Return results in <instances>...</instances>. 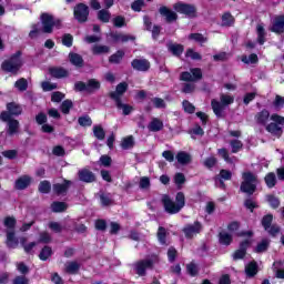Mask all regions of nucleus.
<instances>
[{
  "mask_svg": "<svg viewBox=\"0 0 284 284\" xmlns=\"http://www.w3.org/2000/svg\"><path fill=\"white\" fill-rule=\"evenodd\" d=\"M162 203L168 214H179V211L185 207V194L179 192L175 196V202L170 196L163 195Z\"/></svg>",
  "mask_w": 284,
  "mask_h": 284,
  "instance_id": "1",
  "label": "nucleus"
},
{
  "mask_svg": "<svg viewBox=\"0 0 284 284\" xmlns=\"http://www.w3.org/2000/svg\"><path fill=\"white\" fill-rule=\"evenodd\" d=\"M234 103V95L222 93L220 95V102L217 100L211 101V106L215 115L219 118L223 116V110L227 108V105H232Z\"/></svg>",
  "mask_w": 284,
  "mask_h": 284,
  "instance_id": "2",
  "label": "nucleus"
},
{
  "mask_svg": "<svg viewBox=\"0 0 284 284\" xmlns=\"http://www.w3.org/2000/svg\"><path fill=\"white\" fill-rule=\"evenodd\" d=\"M243 182L241 184V192H244L245 194H254L256 192V185L258 184V180L256 179V175L252 172H244L242 174Z\"/></svg>",
  "mask_w": 284,
  "mask_h": 284,
  "instance_id": "3",
  "label": "nucleus"
},
{
  "mask_svg": "<svg viewBox=\"0 0 284 284\" xmlns=\"http://www.w3.org/2000/svg\"><path fill=\"white\" fill-rule=\"evenodd\" d=\"M22 65L21 51H18L9 60H6L2 63V70H4V72H10L11 74H17Z\"/></svg>",
  "mask_w": 284,
  "mask_h": 284,
  "instance_id": "4",
  "label": "nucleus"
},
{
  "mask_svg": "<svg viewBox=\"0 0 284 284\" xmlns=\"http://www.w3.org/2000/svg\"><path fill=\"white\" fill-rule=\"evenodd\" d=\"M271 121L272 122L265 126L266 131L273 136H281V134H283L284 116L274 113L271 115Z\"/></svg>",
  "mask_w": 284,
  "mask_h": 284,
  "instance_id": "5",
  "label": "nucleus"
},
{
  "mask_svg": "<svg viewBox=\"0 0 284 284\" xmlns=\"http://www.w3.org/2000/svg\"><path fill=\"white\" fill-rule=\"evenodd\" d=\"M14 225H17V220H14V217L4 219V227H7L8 247H17V245H19V240L14 237Z\"/></svg>",
  "mask_w": 284,
  "mask_h": 284,
  "instance_id": "6",
  "label": "nucleus"
},
{
  "mask_svg": "<svg viewBox=\"0 0 284 284\" xmlns=\"http://www.w3.org/2000/svg\"><path fill=\"white\" fill-rule=\"evenodd\" d=\"M41 21L42 30L47 34H50L52 32V28H61V21L54 20V18L48 13H42Z\"/></svg>",
  "mask_w": 284,
  "mask_h": 284,
  "instance_id": "7",
  "label": "nucleus"
},
{
  "mask_svg": "<svg viewBox=\"0 0 284 284\" xmlns=\"http://www.w3.org/2000/svg\"><path fill=\"white\" fill-rule=\"evenodd\" d=\"M240 236H247V239L240 244V250H237L233 254L234 261H239L240 258H243V256H245V251L247 250V247H250V239L252 237V232L248 231L246 233H240Z\"/></svg>",
  "mask_w": 284,
  "mask_h": 284,
  "instance_id": "8",
  "label": "nucleus"
},
{
  "mask_svg": "<svg viewBox=\"0 0 284 284\" xmlns=\"http://www.w3.org/2000/svg\"><path fill=\"white\" fill-rule=\"evenodd\" d=\"M73 14H74V19H77V21H79V23H85V21H88L90 10H89L88 6L80 3V4L75 6V8L73 10Z\"/></svg>",
  "mask_w": 284,
  "mask_h": 284,
  "instance_id": "9",
  "label": "nucleus"
},
{
  "mask_svg": "<svg viewBox=\"0 0 284 284\" xmlns=\"http://www.w3.org/2000/svg\"><path fill=\"white\" fill-rule=\"evenodd\" d=\"M1 121H4L8 123V134L12 136L13 134H17L19 132V121L17 120H11V116L8 112H2L0 114Z\"/></svg>",
  "mask_w": 284,
  "mask_h": 284,
  "instance_id": "10",
  "label": "nucleus"
},
{
  "mask_svg": "<svg viewBox=\"0 0 284 284\" xmlns=\"http://www.w3.org/2000/svg\"><path fill=\"white\" fill-rule=\"evenodd\" d=\"M175 12H180V14H185L186 17H194L196 13V8L192 4L178 2L173 6Z\"/></svg>",
  "mask_w": 284,
  "mask_h": 284,
  "instance_id": "11",
  "label": "nucleus"
},
{
  "mask_svg": "<svg viewBox=\"0 0 284 284\" xmlns=\"http://www.w3.org/2000/svg\"><path fill=\"white\" fill-rule=\"evenodd\" d=\"M274 216L272 214H267L262 219V225L268 234H272V236H276L278 234L280 229L276 225H272ZM272 225V226H271Z\"/></svg>",
  "mask_w": 284,
  "mask_h": 284,
  "instance_id": "12",
  "label": "nucleus"
},
{
  "mask_svg": "<svg viewBox=\"0 0 284 284\" xmlns=\"http://www.w3.org/2000/svg\"><path fill=\"white\" fill-rule=\"evenodd\" d=\"M201 230H202L201 223L195 222L193 224H187L183 229V232H184L186 239H192V237L196 236V234H200Z\"/></svg>",
  "mask_w": 284,
  "mask_h": 284,
  "instance_id": "13",
  "label": "nucleus"
},
{
  "mask_svg": "<svg viewBox=\"0 0 284 284\" xmlns=\"http://www.w3.org/2000/svg\"><path fill=\"white\" fill-rule=\"evenodd\" d=\"M203 77V73L201 72V69L195 68L191 69V72H183L181 74L182 81H199Z\"/></svg>",
  "mask_w": 284,
  "mask_h": 284,
  "instance_id": "14",
  "label": "nucleus"
},
{
  "mask_svg": "<svg viewBox=\"0 0 284 284\" xmlns=\"http://www.w3.org/2000/svg\"><path fill=\"white\" fill-rule=\"evenodd\" d=\"M270 121H272V115H270V111L267 110H262L255 115V122L257 125H264L266 128Z\"/></svg>",
  "mask_w": 284,
  "mask_h": 284,
  "instance_id": "15",
  "label": "nucleus"
},
{
  "mask_svg": "<svg viewBox=\"0 0 284 284\" xmlns=\"http://www.w3.org/2000/svg\"><path fill=\"white\" fill-rule=\"evenodd\" d=\"M152 265H154V261L152 260L140 261L135 264V272L139 276H144L145 270H150Z\"/></svg>",
  "mask_w": 284,
  "mask_h": 284,
  "instance_id": "16",
  "label": "nucleus"
},
{
  "mask_svg": "<svg viewBox=\"0 0 284 284\" xmlns=\"http://www.w3.org/2000/svg\"><path fill=\"white\" fill-rule=\"evenodd\" d=\"M271 32H275V34L284 32V16H277L273 19Z\"/></svg>",
  "mask_w": 284,
  "mask_h": 284,
  "instance_id": "17",
  "label": "nucleus"
},
{
  "mask_svg": "<svg viewBox=\"0 0 284 284\" xmlns=\"http://www.w3.org/2000/svg\"><path fill=\"white\" fill-rule=\"evenodd\" d=\"M132 68L139 72H148V70H150V61L145 59H135L132 61Z\"/></svg>",
  "mask_w": 284,
  "mask_h": 284,
  "instance_id": "18",
  "label": "nucleus"
},
{
  "mask_svg": "<svg viewBox=\"0 0 284 284\" xmlns=\"http://www.w3.org/2000/svg\"><path fill=\"white\" fill-rule=\"evenodd\" d=\"M128 90V83L122 82L118 84L115 92L111 93V98L113 101L118 102L121 101V97H123V93Z\"/></svg>",
  "mask_w": 284,
  "mask_h": 284,
  "instance_id": "19",
  "label": "nucleus"
},
{
  "mask_svg": "<svg viewBox=\"0 0 284 284\" xmlns=\"http://www.w3.org/2000/svg\"><path fill=\"white\" fill-rule=\"evenodd\" d=\"M32 183V178L29 175L20 176L14 184L16 190H26Z\"/></svg>",
  "mask_w": 284,
  "mask_h": 284,
  "instance_id": "20",
  "label": "nucleus"
},
{
  "mask_svg": "<svg viewBox=\"0 0 284 284\" xmlns=\"http://www.w3.org/2000/svg\"><path fill=\"white\" fill-rule=\"evenodd\" d=\"M79 179L80 181H83L84 183H92L94 182V173L92 171H89L88 169H83L79 171Z\"/></svg>",
  "mask_w": 284,
  "mask_h": 284,
  "instance_id": "21",
  "label": "nucleus"
},
{
  "mask_svg": "<svg viewBox=\"0 0 284 284\" xmlns=\"http://www.w3.org/2000/svg\"><path fill=\"white\" fill-rule=\"evenodd\" d=\"M223 179V180H222ZM232 179V172L227 170H222L220 172V175L215 178V183L219 185V187H223V181H230Z\"/></svg>",
  "mask_w": 284,
  "mask_h": 284,
  "instance_id": "22",
  "label": "nucleus"
},
{
  "mask_svg": "<svg viewBox=\"0 0 284 284\" xmlns=\"http://www.w3.org/2000/svg\"><path fill=\"white\" fill-rule=\"evenodd\" d=\"M148 130L150 132H161V130H163V121L158 118H153L148 124Z\"/></svg>",
  "mask_w": 284,
  "mask_h": 284,
  "instance_id": "23",
  "label": "nucleus"
},
{
  "mask_svg": "<svg viewBox=\"0 0 284 284\" xmlns=\"http://www.w3.org/2000/svg\"><path fill=\"white\" fill-rule=\"evenodd\" d=\"M160 14H162V17H165L166 21L169 22L176 21L178 19L176 12L168 9V7L160 8Z\"/></svg>",
  "mask_w": 284,
  "mask_h": 284,
  "instance_id": "24",
  "label": "nucleus"
},
{
  "mask_svg": "<svg viewBox=\"0 0 284 284\" xmlns=\"http://www.w3.org/2000/svg\"><path fill=\"white\" fill-rule=\"evenodd\" d=\"M178 163H180V165H187V163H190L192 161V155H190V153L185 152V151H180L176 156H175Z\"/></svg>",
  "mask_w": 284,
  "mask_h": 284,
  "instance_id": "25",
  "label": "nucleus"
},
{
  "mask_svg": "<svg viewBox=\"0 0 284 284\" xmlns=\"http://www.w3.org/2000/svg\"><path fill=\"white\" fill-rule=\"evenodd\" d=\"M7 114H9V116H19V114H21L22 112V109H21V105L14 103V102H11V103H8L7 104Z\"/></svg>",
  "mask_w": 284,
  "mask_h": 284,
  "instance_id": "26",
  "label": "nucleus"
},
{
  "mask_svg": "<svg viewBox=\"0 0 284 284\" xmlns=\"http://www.w3.org/2000/svg\"><path fill=\"white\" fill-rule=\"evenodd\" d=\"M245 274L246 276H256L258 274V265L256 262H251L245 266Z\"/></svg>",
  "mask_w": 284,
  "mask_h": 284,
  "instance_id": "27",
  "label": "nucleus"
},
{
  "mask_svg": "<svg viewBox=\"0 0 284 284\" xmlns=\"http://www.w3.org/2000/svg\"><path fill=\"white\" fill-rule=\"evenodd\" d=\"M51 77L55 79H63V77H68V70L63 68H51L50 69Z\"/></svg>",
  "mask_w": 284,
  "mask_h": 284,
  "instance_id": "28",
  "label": "nucleus"
},
{
  "mask_svg": "<svg viewBox=\"0 0 284 284\" xmlns=\"http://www.w3.org/2000/svg\"><path fill=\"white\" fill-rule=\"evenodd\" d=\"M190 41H195V43H200V45H203V43H207V38L201 33H191L189 36Z\"/></svg>",
  "mask_w": 284,
  "mask_h": 284,
  "instance_id": "29",
  "label": "nucleus"
},
{
  "mask_svg": "<svg viewBox=\"0 0 284 284\" xmlns=\"http://www.w3.org/2000/svg\"><path fill=\"white\" fill-rule=\"evenodd\" d=\"M256 32L258 44L263 45V43H265V27L263 24H257Z\"/></svg>",
  "mask_w": 284,
  "mask_h": 284,
  "instance_id": "30",
  "label": "nucleus"
},
{
  "mask_svg": "<svg viewBox=\"0 0 284 284\" xmlns=\"http://www.w3.org/2000/svg\"><path fill=\"white\" fill-rule=\"evenodd\" d=\"M70 62L73 65H77L78 68H81L83 65V58L77 53H70L69 54Z\"/></svg>",
  "mask_w": 284,
  "mask_h": 284,
  "instance_id": "31",
  "label": "nucleus"
},
{
  "mask_svg": "<svg viewBox=\"0 0 284 284\" xmlns=\"http://www.w3.org/2000/svg\"><path fill=\"white\" fill-rule=\"evenodd\" d=\"M121 148L122 150L134 148V138L132 135L124 138L121 142Z\"/></svg>",
  "mask_w": 284,
  "mask_h": 284,
  "instance_id": "32",
  "label": "nucleus"
},
{
  "mask_svg": "<svg viewBox=\"0 0 284 284\" xmlns=\"http://www.w3.org/2000/svg\"><path fill=\"white\" fill-rule=\"evenodd\" d=\"M242 63H246V65L258 63V55L255 53L247 55H243L241 59Z\"/></svg>",
  "mask_w": 284,
  "mask_h": 284,
  "instance_id": "33",
  "label": "nucleus"
},
{
  "mask_svg": "<svg viewBox=\"0 0 284 284\" xmlns=\"http://www.w3.org/2000/svg\"><path fill=\"white\" fill-rule=\"evenodd\" d=\"M168 49H169L170 52H172V54H174L175 57H180V54H183V45H181V44L170 43V44L168 45Z\"/></svg>",
  "mask_w": 284,
  "mask_h": 284,
  "instance_id": "34",
  "label": "nucleus"
},
{
  "mask_svg": "<svg viewBox=\"0 0 284 284\" xmlns=\"http://www.w3.org/2000/svg\"><path fill=\"white\" fill-rule=\"evenodd\" d=\"M52 212H65L68 210V204L65 202H53L51 204Z\"/></svg>",
  "mask_w": 284,
  "mask_h": 284,
  "instance_id": "35",
  "label": "nucleus"
},
{
  "mask_svg": "<svg viewBox=\"0 0 284 284\" xmlns=\"http://www.w3.org/2000/svg\"><path fill=\"white\" fill-rule=\"evenodd\" d=\"M70 181H65L64 184H55L53 190L57 194H65L68 192V187L70 186Z\"/></svg>",
  "mask_w": 284,
  "mask_h": 284,
  "instance_id": "36",
  "label": "nucleus"
},
{
  "mask_svg": "<svg viewBox=\"0 0 284 284\" xmlns=\"http://www.w3.org/2000/svg\"><path fill=\"white\" fill-rule=\"evenodd\" d=\"M108 52H110V48L108 45L95 44L92 48L93 54H108Z\"/></svg>",
  "mask_w": 284,
  "mask_h": 284,
  "instance_id": "37",
  "label": "nucleus"
},
{
  "mask_svg": "<svg viewBox=\"0 0 284 284\" xmlns=\"http://www.w3.org/2000/svg\"><path fill=\"white\" fill-rule=\"evenodd\" d=\"M220 243L222 245H230L232 243V234H230L225 231H222L220 233Z\"/></svg>",
  "mask_w": 284,
  "mask_h": 284,
  "instance_id": "38",
  "label": "nucleus"
},
{
  "mask_svg": "<svg viewBox=\"0 0 284 284\" xmlns=\"http://www.w3.org/2000/svg\"><path fill=\"white\" fill-rule=\"evenodd\" d=\"M114 41H120L122 43H125V41H132L134 40V37L130 34H123V33H114L112 34Z\"/></svg>",
  "mask_w": 284,
  "mask_h": 284,
  "instance_id": "39",
  "label": "nucleus"
},
{
  "mask_svg": "<svg viewBox=\"0 0 284 284\" xmlns=\"http://www.w3.org/2000/svg\"><path fill=\"white\" fill-rule=\"evenodd\" d=\"M93 134L99 139V141H103V139H105V131L101 125L93 126Z\"/></svg>",
  "mask_w": 284,
  "mask_h": 284,
  "instance_id": "40",
  "label": "nucleus"
},
{
  "mask_svg": "<svg viewBox=\"0 0 284 284\" xmlns=\"http://www.w3.org/2000/svg\"><path fill=\"white\" fill-rule=\"evenodd\" d=\"M101 88V83L94 79L89 80L87 83V92H94V90H99Z\"/></svg>",
  "mask_w": 284,
  "mask_h": 284,
  "instance_id": "41",
  "label": "nucleus"
},
{
  "mask_svg": "<svg viewBox=\"0 0 284 284\" xmlns=\"http://www.w3.org/2000/svg\"><path fill=\"white\" fill-rule=\"evenodd\" d=\"M26 241H27L26 237L20 239V243L24 247V252H27V254H30L32 250H34V247L37 246V243L31 242L29 244H26Z\"/></svg>",
  "mask_w": 284,
  "mask_h": 284,
  "instance_id": "42",
  "label": "nucleus"
},
{
  "mask_svg": "<svg viewBox=\"0 0 284 284\" xmlns=\"http://www.w3.org/2000/svg\"><path fill=\"white\" fill-rule=\"evenodd\" d=\"M115 103H116L118 110H122V112L125 116H128V114H130L133 110L131 105L121 103V100Z\"/></svg>",
  "mask_w": 284,
  "mask_h": 284,
  "instance_id": "43",
  "label": "nucleus"
},
{
  "mask_svg": "<svg viewBox=\"0 0 284 284\" xmlns=\"http://www.w3.org/2000/svg\"><path fill=\"white\" fill-rule=\"evenodd\" d=\"M50 256H52V248H50L48 246L42 248V251L39 254L40 261H48V258H50Z\"/></svg>",
  "mask_w": 284,
  "mask_h": 284,
  "instance_id": "44",
  "label": "nucleus"
},
{
  "mask_svg": "<svg viewBox=\"0 0 284 284\" xmlns=\"http://www.w3.org/2000/svg\"><path fill=\"white\" fill-rule=\"evenodd\" d=\"M98 18L103 23H108L110 21V11L102 9L98 12Z\"/></svg>",
  "mask_w": 284,
  "mask_h": 284,
  "instance_id": "45",
  "label": "nucleus"
},
{
  "mask_svg": "<svg viewBox=\"0 0 284 284\" xmlns=\"http://www.w3.org/2000/svg\"><path fill=\"white\" fill-rule=\"evenodd\" d=\"M78 123L82 128H90V125H92V119L88 115H84L78 119Z\"/></svg>",
  "mask_w": 284,
  "mask_h": 284,
  "instance_id": "46",
  "label": "nucleus"
},
{
  "mask_svg": "<svg viewBox=\"0 0 284 284\" xmlns=\"http://www.w3.org/2000/svg\"><path fill=\"white\" fill-rule=\"evenodd\" d=\"M234 24V17L232 13H224L222 16V26H233Z\"/></svg>",
  "mask_w": 284,
  "mask_h": 284,
  "instance_id": "47",
  "label": "nucleus"
},
{
  "mask_svg": "<svg viewBox=\"0 0 284 284\" xmlns=\"http://www.w3.org/2000/svg\"><path fill=\"white\" fill-rule=\"evenodd\" d=\"M265 183L267 187H274V185H276V175L274 173H268L265 176Z\"/></svg>",
  "mask_w": 284,
  "mask_h": 284,
  "instance_id": "48",
  "label": "nucleus"
},
{
  "mask_svg": "<svg viewBox=\"0 0 284 284\" xmlns=\"http://www.w3.org/2000/svg\"><path fill=\"white\" fill-rule=\"evenodd\" d=\"M65 270L69 272V274H74L79 271V263L77 262H69L65 264Z\"/></svg>",
  "mask_w": 284,
  "mask_h": 284,
  "instance_id": "49",
  "label": "nucleus"
},
{
  "mask_svg": "<svg viewBox=\"0 0 284 284\" xmlns=\"http://www.w3.org/2000/svg\"><path fill=\"white\" fill-rule=\"evenodd\" d=\"M51 187L52 186L50 185V182L42 181L39 184V192H41L42 194H48V192H50Z\"/></svg>",
  "mask_w": 284,
  "mask_h": 284,
  "instance_id": "50",
  "label": "nucleus"
},
{
  "mask_svg": "<svg viewBox=\"0 0 284 284\" xmlns=\"http://www.w3.org/2000/svg\"><path fill=\"white\" fill-rule=\"evenodd\" d=\"M124 54L125 53H123V51H118L115 54L110 57V63H121V60L123 59Z\"/></svg>",
  "mask_w": 284,
  "mask_h": 284,
  "instance_id": "51",
  "label": "nucleus"
},
{
  "mask_svg": "<svg viewBox=\"0 0 284 284\" xmlns=\"http://www.w3.org/2000/svg\"><path fill=\"white\" fill-rule=\"evenodd\" d=\"M14 85L18 90H20V92H23L28 90V80L22 78L18 80Z\"/></svg>",
  "mask_w": 284,
  "mask_h": 284,
  "instance_id": "52",
  "label": "nucleus"
},
{
  "mask_svg": "<svg viewBox=\"0 0 284 284\" xmlns=\"http://www.w3.org/2000/svg\"><path fill=\"white\" fill-rule=\"evenodd\" d=\"M186 57L189 59H193V61H201V59H202L201 53L194 51L193 49H189L186 51Z\"/></svg>",
  "mask_w": 284,
  "mask_h": 284,
  "instance_id": "53",
  "label": "nucleus"
},
{
  "mask_svg": "<svg viewBox=\"0 0 284 284\" xmlns=\"http://www.w3.org/2000/svg\"><path fill=\"white\" fill-rule=\"evenodd\" d=\"M71 109H72V101L65 100L62 102L61 111L63 114H69Z\"/></svg>",
  "mask_w": 284,
  "mask_h": 284,
  "instance_id": "54",
  "label": "nucleus"
},
{
  "mask_svg": "<svg viewBox=\"0 0 284 284\" xmlns=\"http://www.w3.org/2000/svg\"><path fill=\"white\" fill-rule=\"evenodd\" d=\"M231 148L232 152L236 154V152H239L243 148V143L239 140H233L231 141Z\"/></svg>",
  "mask_w": 284,
  "mask_h": 284,
  "instance_id": "55",
  "label": "nucleus"
},
{
  "mask_svg": "<svg viewBox=\"0 0 284 284\" xmlns=\"http://www.w3.org/2000/svg\"><path fill=\"white\" fill-rule=\"evenodd\" d=\"M72 41H73V38H72V34L70 33L64 34L62 38V43L67 48H72Z\"/></svg>",
  "mask_w": 284,
  "mask_h": 284,
  "instance_id": "56",
  "label": "nucleus"
},
{
  "mask_svg": "<svg viewBox=\"0 0 284 284\" xmlns=\"http://www.w3.org/2000/svg\"><path fill=\"white\" fill-rule=\"evenodd\" d=\"M275 110H281L284 106V99L281 95H276L275 101L273 102Z\"/></svg>",
  "mask_w": 284,
  "mask_h": 284,
  "instance_id": "57",
  "label": "nucleus"
},
{
  "mask_svg": "<svg viewBox=\"0 0 284 284\" xmlns=\"http://www.w3.org/2000/svg\"><path fill=\"white\" fill-rule=\"evenodd\" d=\"M184 111H186L189 114H194V110H196L190 101L185 100L182 103Z\"/></svg>",
  "mask_w": 284,
  "mask_h": 284,
  "instance_id": "58",
  "label": "nucleus"
},
{
  "mask_svg": "<svg viewBox=\"0 0 284 284\" xmlns=\"http://www.w3.org/2000/svg\"><path fill=\"white\" fill-rule=\"evenodd\" d=\"M140 187L141 190H148L150 187V178L143 176L140 179Z\"/></svg>",
  "mask_w": 284,
  "mask_h": 284,
  "instance_id": "59",
  "label": "nucleus"
},
{
  "mask_svg": "<svg viewBox=\"0 0 284 284\" xmlns=\"http://www.w3.org/2000/svg\"><path fill=\"white\" fill-rule=\"evenodd\" d=\"M278 265H281L280 262H275V263L273 264V267H274L276 277H277V278H284V270H280V268H278Z\"/></svg>",
  "mask_w": 284,
  "mask_h": 284,
  "instance_id": "60",
  "label": "nucleus"
},
{
  "mask_svg": "<svg viewBox=\"0 0 284 284\" xmlns=\"http://www.w3.org/2000/svg\"><path fill=\"white\" fill-rule=\"evenodd\" d=\"M152 103H153L154 108H158V109L165 108V100H163L161 98H154L152 100Z\"/></svg>",
  "mask_w": 284,
  "mask_h": 284,
  "instance_id": "61",
  "label": "nucleus"
},
{
  "mask_svg": "<svg viewBox=\"0 0 284 284\" xmlns=\"http://www.w3.org/2000/svg\"><path fill=\"white\" fill-rule=\"evenodd\" d=\"M267 201L271 207H278L281 205V202L274 195H267Z\"/></svg>",
  "mask_w": 284,
  "mask_h": 284,
  "instance_id": "62",
  "label": "nucleus"
},
{
  "mask_svg": "<svg viewBox=\"0 0 284 284\" xmlns=\"http://www.w3.org/2000/svg\"><path fill=\"white\" fill-rule=\"evenodd\" d=\"M158 239L162 245H165V229L159 227Z\"/></svg>",
  "mask_w": 284,
  "mask_h": 284,
  "instance_id": "63",
  "label": "nucleus"
},
{
  "mask_svg": "<svg viewBox=\"0 0 284 284\" xmlns=\"http://www.w3.org/2000/svg\"><path fill=\"white\" fill-rule=\"evenodd\" d=\"M13 284H30L26 276H18L13 280Z\"/></svg>",
  "mask_w": 284,
  "mask_h": 284,
  "instance_id": "64",
  "label": "nucleus"
}]
</instances>
